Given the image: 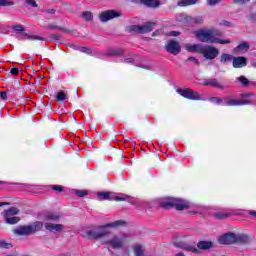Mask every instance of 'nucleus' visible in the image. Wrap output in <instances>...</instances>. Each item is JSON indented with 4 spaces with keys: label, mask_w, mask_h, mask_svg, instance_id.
I'll return each mask as SVG.
<instances>
[{
    "label": "nucleus",
    "mask_w": 256,
    "mask_h": 256,
    "mask_svg": "<svg viewBox=\"0 0 256 256\" xmlns=\"http://www.w3.org/2000/svg\"><path fill=\"white\" fill-rule=\"evenodd\" d=\"M193 33L200 43H219L220 45H228L231 43V40L229 39L223 40L217 38L221 37L223 34L215 28H202Z\"/></svg>",
    "instance_id": "f257e3e1"
},
{
    "label": "nucleus",
    "mask_w": 256,
    "mask_h": 256,
    "mask_svg": "<svg viewBox=\"0 0 256 256\" xmlns=\"http://www.w3.org/2000/svg\"><path fill=\"white\" fill-rule=\"evenodd\" d=\"M111 233V230L105 227L87 229L82 233V237L85 239H101V237H107Z\"/></svg>",
    "instance_id": "f03ea898"
},
{
    "label": "nucleus",
    "mask_w": 256,
    "mask_h": 256,
    "mask_svg": "<svg viewBox=\"0 0 256 256\" xmlns=\"http://www.w3.org/2000/svg\"><path fill=\"white\" fill-rule=\"evenodd\" d=\"M161 207H163L164 209H169V207H175L176 211H185V209H189L191 205L187 200L172 198L168 201L162 202Z\"/></svg>",
    "instance_id": "7ed1b4c3"
},
{
    "label": "nucleus",
    "mask_w": 256,
    "mask_h": 256,
    "mask_svg": "<svg viewBox=\"0 0 256 256\" xmlns=\"http://www.w3.org/2000/svg\"><path fill=\"white\" fill-rule=\"evenodd\" d=\"M157 26L155 22H146L143 25H132L129 27V31L132 33H151L153 29Z\"/></svg>",
    "instance_id": "20e7f679"
},
{
    "label": "nucleus",
    "mask_w": 256,
    "mask_h": 256,
    "mask_svg": "<svg viewBox=\"0 0 256 256\" xmlns=\"http://www.w3.org/2000/svg\"><path fill=\"white\" fill-rule=\"evenodd\" d=\"M121 17H123V12L120 10H105L99 15L101 23H107V21H111L112 19H119Z\"/></svg>",
    "instance_id": "39448f33"
},
{
    "label": "nucleus",
    "mask_w": 256,
    "mask_h": 256,
    "mask_svg": "<svg viewBox=\"0 0 256 256\" xmlns=\"http://www.w3.org/2000/svg\"><path fill=\"white\" fill-rule=\"evenodd\" d=\"M107 245H110L112 249H122V247H125L127 243H129V238L127 235H120V236H115L114 238L108 240Z\"/></svg>",
    "instance_id": "423d86ee"
},
{
    "label": "nucleus",
    "mask_w": 256,
    "mask_h": 256,
    "mask_svg": "<svg viewBox=\"0 0 256 256\" xmlns=\"http://www.w3.org/2000/svg\"><path fill=\"white\" fill-rule=\"evenodd\" d=\"M11 29H13L14 33H22V37H26V39H29V41H45V38L42 36L27 34L25 32V27L20 24L11 26Z\"/></svg>",
    "instance_id": "0eeeda50"
},
{
    "label": "nucleus",
    "mask_w": 256,
    "mask_h": 256,
    "mask_svg": "<svg viewBox=\"0 0 256 256\" xmlns=\"http://www.w3.org/2000/svg\"><path fill=\"white\" fill-rule=\"evenodd\" d=\"M205 59L213 61L219 55V49L211 46V45H203L202 46V53Z\"/></svg>",
    "instance_id": "6e6552de"
},
{
    "label": "nucleus",
    "mask_w": 256,
    "mask_h": 256,
    "mask_svg": "<svg viewBox=\"0 0 256 256\" xmlns=\"http://www.w3.org/2000/svg\"><path fill=\"white\" fill-rule=\"evenodd\" d=\"M165 49L171 55H179L181 53V44L175 40H168L165 44Z\"/></svg>",
    "instance_id": "1a4fd4ad"
},
{
    "label": "nucleus",
    "mask_w": 256,
    "mask_h": 256,
    "mask_svg": "<svg viewBox=\"0 0 256 256\" xmlns=\"http://www.w3.org/2000/svg\"><path fill=\"white\" fill-rule=\"evenodd\" d=\"M177 93H179V95H181L182 97H185V99H191L192 101H199V99H201L199 93L191 89H178Z\"/></svg>",
    "instance_id": "9d476101"
},
{
    "label": "nucleus",
    "mask_w": 256,
    "mask_h": 256,
    "mask_svg": "<svg viewBox=\"0 0 256 256\" xmlns=\"http://www.w3.org/2000/svg\"><path fill=\"white\" fill-rule=\"evenodd\" d=\"M14 235H18L19 237H27L29 235H33L32 228L30 225L27 226H18L13 229Z\"/></svg>",
    "instance_id": "9b49d317"
},
{
    "label": "nucleus",
    "mask_w": 256,
    "mask_h": 256,
    "mask_svg": "<svg viewBox=\"0 0 256 256\" xmlns=\"http://www.w3.org/2000/svg\"><path fill=\"white\" fill-rule=\"evenodd\" d=\"M182 21L188 25H203L205 18L203 16H183Z\"/></svg>",
    "instance_id": "f8f14e48"
},
{
    "label": "nucleus",
    "mask_w": 256,
    "mask_h": 256,
    "mask_svg": "<svg viewBox=\"0 0 256 256\" xmlns=\"http://www.w3.org/2000/svg\"><path fill=\"white\" fill-rule=\"evenodd\" d=\"M44 227L46 231H49L50 233H61V231L65 229V226L63 224H57L52 222L44 223Z\"/></svg>",
    "instance_id": "ddd939ff"
},
{
    "label": "nucleus",
    "mask_w": 256,
    "mask_h": 256,
    "mask_svg": "<svg viewBox=\"0 0 256 256\" xmlns=\"http://www.w3.org/2000/svg\"><path fill=\"white\" fill-rule=\"evenodd\" d=\"M221 245H233L236 241L235 233H227L219 237L218 239Z\"/></svg>",
    "instance_id": "4468645a"
},
{
    "label": "nucleus",
    "mask_w": 256,
    "mask_h": 256,
    "mask_svg": "<svg viewBox=\"0 0 256 256\" xmlns=\"http://www.w3.org/2000/svg\"><path fill=\"white\" fill-rule=\"evenodd\" d=\"M232 65L234 69H241L242 67H247V59L243 56L234 57L232 59Z\"/></svg>",
    "instance_id": "2eb2a0df"
},
{
    "label": "nucleus",
    "mask_w": 256,
    "mask_h": 256,
    "mask_svg": "<svg viewBox=\"0 0 256 256\" xmlns=\"http://www.w3.org/2000/svg\"><path fill=\"white\" fill-rule=\"evenodd\" d=\"M43 221L46 223H57L61 219V215L58 213H46L42 216Z\"/></svg>",
    "instance_id": "dca6fc26"
},
{
    "label": "nucleus",
    "mask_w": 256,
    "mask_h": 256,
    "mask_svg": "<svg viewBox=\"0 0 256 256\" xmlns=\"http://www.w3.org/2000/svg\"><path fill=\"white\" fill-rule=\"evenodd\" d=\"M139 3L149 7L150 9H159L161 7V0H138Z\"/></svg>",
    "instance_id": "f3484780"
},
{
    "label": "nucleus",
    "mask_w": 256,
    "mask_h": 256,
    "mask_svg": "<svg viewBox=\"0 0 256 256\" xmlns=\"http://www.w3.org/2000/svg\"><path fill=\"white\" fill-rule=\"evenodd\" d=\"M175 247H178V249H185V251H190L191 253H199V249L185 242L176 243Z\"/></svg>",
    "instance_id": "a211bd4d"
},
{
    "label": "nucleus",
    "mask_w": 256,
    "mask_h": 256,
    "mask_svg": "<svg viewBox=\"0 0 256 256\" xmlns=\"http://www.w3.org/2000/svg\"><path fill=\"white\" fill-rule=\"evenodd\" d=\"M186 51H189L190 53H202L203 51V44H186L185 46Z\"/></svg>",
    "instance_id": "6ab92c4d"
},
{
    "label": "nucleus",
    "mask_w": 256,
    "mask_h": 256,
    "mask_svg": "<svg viewBox=\"0 0 256 256\" xmlns=\"http://www.w3.org/2000/svg\"><path fill=\"white\" fill-rule=\"evenodd\" d=\"M226 105H229L230 107H235L239 105H251V101H245V100H235V99H227L225 101Z\"/></svg>",
    "instance_id": "aec40b11"
},
{
    "label": "nucleus",
    "mask_w": 256,
    "mask_h": 256,
    "mask_svg": "<svg viewBox=\"0 0 256 256\" xmlns=\"http://www.w3.org/2000/svg\"><path fill=\"white\" fill-rule=\"evenodd\" d=\"M197 249H200L201 251H209V249H213V242L199 241L197 243Z\"/></svg>",
    "instance_id": "412c9836"
},
{
    "label": "nucleus",
    "mask_w": 256,
    "mask_h": 256,
    "mask_svg": "<svg viewBox=\"0 0 256 256\" xmlns=\"http://www.w3.org/2000/svg\"><path fill=\"white\" fill-rule=\"evenodd\" d=\"M4 219L5 223H7L8 225H17V223L21 221L20 217L14 216L13 218H11V215L9 214H4Z\"/></svg>",
    "instance_id": "4be33fe9"
},
{
    "label": "nucleus",
    "mask_w": 256,
    "mask_h": 256,
    "mask_svg": "<svg viewBox=\"0 0 256 256\" xmlns=\"http://www.w3.org/2000/svg\"><path fill=\"white\" fill-rule=\"evenodd\" d=\"M251 241V237L247 234L236 235L235 243H249Z\"/></svg>",
    "instance_id": "5701e85b"
},
{
    "label": "nucleus",
    "mask_w": 256,
    "mask_h": 256,
    "mask_svg": "<svg viewBox=\"0 0 256 256\" xmlns=\"http://www.w3.org/2000/svg\"><path fill=\"white\" fill-rule=\"evenodd\" d=\"M43 225H45V224H43V222H41V221H36V222L33 223V225H30V227L32 229L31 230L32 235L34 233H37V231H41L43 229Z\"/></svg>",
    "instance_id": "b1692460"
},
{
    "label": "nucleus",
    "mask_w": 256,
    "mask_h": 256,
    "mask_svg": "<svg viewBox=\"0 0 256 256\" xmlns=\"http://www.w3.org/2000/svg\"><path fill=\"white\" fill-rule=\"evenodd\" d=\"M132 250L135 256H143V245L135 244L134 246H132Z\"/></svg>",
    "instance_id": "393cba45"
},
{
    "label": "nucleus",
    "mask_w": 256,
    "mask_h": 256,
    "mask_svg": "<svg viewBox=\"0 0 256 256\" xmlns=\"http://www.w3.org/2000/svg\"><path fill=\"white\" fill-rule=\"evenodd\" d=\"M199 0H181L177 3L178 7H189V5H195Z\"/></svg>",
    "instance_id": "a878e982"
},
{
    "label": "nucleus",
    "mask_w": 256,
    "mask_h": 256,
    "mask_svg": "<svg viewBox=\"0 0 256 256\" xmlns=\"http://www.w3.org/2000/svg\"><path fill=\"white\" fill-rule=\"evenodd\" d=\"M233 58L231 54H222L220 56V63H229V61H233Z\"/></svg>",
    "instance_id": "bb28decb"
},
{
    "label": "nucleus",
    "mask_w": 256,
    "mask_h": 256,
    "mask_svg": "<svg viewBox=\"0 0 256 256\" xmlns=\"http://www.w3.org/2000/svg\"><path fill=\"white\" fill-rule=\"evenodd\" d=\"M125 225H127V222H125L124 220H117L110 223L108 227H125Z\"/></svg>",
    "instance_id": "cd10ccee"
},
{
    "label": "nucleus",
    "mask_w": 256,
    "mask_h": 256,
    "mask_svg": "<svg viewBox=\"0 0 256 256\" xmlns=\"http://www.w3.org/2000/svg\"><path fill=\"white\" fill-rule=\"evenodd\" d=\"M55 99L58 103H61V101H65V99H67V94L63 91H60L56 95Z\"/></svg>",
    "instance_id": "c85d7f7f"
},
{
    "label": "nucleus",
    "mask_w": 256,
    "mask_h": 256,
    "mask_svg": "<svg viewBox=\"0 0 256 256\" xmlns=\"http://www.w3.org/2000/svg\"><path fill=\"white\" fill-rule=\"evenodd\" d=\"M4 215H19V209L15 207H11L8 210L4 211Z\"/></svg>",
    "instance_id": "c756f323"
},
{
    "label": "nucleus",
    "mask_w": 256,
    "mask_h": 256,
    "mask_svg": "<svg viewBox=\"0 0 256 256\" xmlns=\"http://www.w3.org/2000/svg\"><path fill=\"white\" fill-rule=\"evenodd\" d=\"M15 5V2L11 0H0V7H13Z\"/></svg>",
    "instance_id": "7c9ffc66"
},
{
    "label": "nucleus",
    "mask_w": 256,
    "mask_h": 256,
    "mask_svg": "<svg viewBox=\"0 0 256 256\" xmlns=\"http://www.w3.org/2000/svg\"><path fill=\"white\" fill-rule=\"evenodd\" d=\"M98 197L104 200H113V198H111V192H99Z\"/></svg>",
    "instance_id": "2f4dec72"
},
{
    "label": "nucleus",
    "mask_w": 256,
    "mask_h": 256,
    "mask_svg": "<svg viewBox=\"0 0 256 256\" xmlns=\"http://www.w3.org/2000/svg\"><path fill=\"white\" fill-rule=\"evenodd\" d=\"M249 47H251V45L247 42H242L240 43L236 49H240L241 51H249Z\"/></svg>",
    "instance_id": "473e14b6"
},
{
    "label": "nucleus",
    "mask_w": 256,
    "mask_h": 256,
    "mask_svg": "<svg viewBox=\"0 0 256 256\" xmlns=\"http://www.w3.org/2000/svg\"><path fill=\"white\" fill-rule=\"evenodd\" d=\"M82 17L85 19V21H93V13L89 11L83 12Z\"/></svg>",
    "instance_id": "72a5a7b5"
},
{
    "label": "nucleus",
    "mask_w": 256,
    "mask_h": 256,
    "mask_svg": "<svg viewBox=\"0 0 256 256\" xmlns=\"http://www.w3.org/2000/svg\"><path fill=\"white\" fill-rule=\"evenodd\" d=\"M206 85H211L212 87H217V89H223V85L219 84L217 80H210L206 83Z\"/></svg>",
    "instance_id": "f704fd0d"
},
{
    "label": "nucleus",
    "mask_w": 256,
    "mask_h": 256,
    "mask_svg": "<svg viewBox=\"0 0 256 256\" xmlns=\"http://www.w3.org/2000/svg\"><path fill=\"white\" fill-rule=\"evenodd\" d=\"M236 79L237 81L242 83L244 87H247L249 85V80L245 76H240V77H237Z\"/></svg>",
    "instance_id": "c9c22d12"
},
{
    "label": "nucleus",
    "mask_w": 256,
    "mask_h": 256,
    "mask_svg": "<svg viewBox=\"0 0 256 256\" xmlns=\"http://www.w3.org/2000/svg\"><path fill=\"white\" fill-rule=\"evenodd\" d=\"M223 0H206V3L209 7H215L216 5H219Z\"/></svg>",
    "instance_id": "e433bc0d"
},
{
    "label": "nucleus",
    "mask_w": 256,
    "mask_h": 256,
    "mask_svg": "<svg viewBox=\"0 0 256 256\" xmlns=\"http://www.w3.org/2000/svg\"><path fill=\"white\" fill-rule=\"evenodd\" d=\"M127 199H129V196L122 194L120 196H115L114 198H112V200L114 201H127Z\"/></svg>",
    "instance_id": "4c0bfd02"
},
{
    "label": "nucleus",
    "mask_w": 256,
    "mask_h": 256,
    "mask_svg": "<svg viewBox=\"0 0 256 256\" xmlns=\"http://www.w3.org/2000/svg\"><path fill=\"white\" fill-rule=\"evenodd\" d=\"M0 248L2 249H11V244L3 240H0Z\"/></svg>",
    "instance_id": "58836bf2"
},
{
    "label": "nucleus",
    "mask_w": 256,
    "mask_h": 256,
    "mask_svg": "<svg viewBox=\"0 0 256 256\" xmlns=\"http://www.w3.org/2000/svg\"><path fill=\"white\" fill-rule=\"evenodd\" d=\"M74 193L78 197H85V195H87V191H83V190H76Z\"/></svg>",
    "instance_id": "ea45409f"
},
{
    "label": "nucleus",
    "mask_w": 256,
    "mask_h": 256,
    "mask_svg": "<svg viewBox=\"0 0 256 256\" xmlns=\"http://www.w3.org/2000/svg\"><path fill=\"white\" fill-rule=\"evenodd\" d=\"M209 101H211L212 103H223V99H221L219 97L209 98Z\"/></svg>",
    "instance_id": "a19ab883"
},
{
    "label": "nucleus",
    "mask_w": 256,
    "mask_h": 256,
    "mask_svg": "<svg viewBox=\"0 0 256 256\" xmlns=\"http://www.w3.org/2000/svg\"><path fill=\"white\" fill-rule=\"evenodd\" d=\"M215 217L217 219H227V217H229V215L225 214V213H217V214H215Z\"/></svg>",
    "instance_id": "79ce46f5"
},
{
    "label": "nucleus",
    "mask_w": 256,
    "mask_h": 256,
    "mask_svg": "<svg viewBox=\"0 0 256 256\" xmlns=\"http://www.w3.org/2000/svg\"><path fill=\"white\" fill-rule=\"evenodd\" d=\"M249 1L251 0H234L233 3L238 5H245V3H249Z\"/></svg>",
    "instance_id": "37998d69"
},
{
    "label": "nucleus",
    "mask_w": 256,
    "mask_h": 256,
    "mask_svg": "<svg viewBox=\"0 0 256 256\" xmlns=\"http://www.w3.org/2000/svg\"><path fill=\"white\" fill-rule=\"evenodd\" d=\"M50 39H54V41H59L61 39V35L59 34H50Z\"/></svg>",
    "instance_id": "c03bdc74"
},
{
    "label": "nucleus",
    "mask_w": 256,
    "mask_h": 256,
    "mask_svg": "<svg viewBox=\"0 0 256 256\" xmlns=\"http://www.w3.org/2000/svg\"><path fill=\"white\" fill-rule=\"evenodd\" d=\"M187 61H190V63H193L194 65H199V60L195 57H189Z\"/></svg>",
    "instance_id": "a18cd8bd"
},
{
    "label": "nucleus",
    "mask_w": 256,
    "mask_h": 256,
    "mask_svg": "<svg viewBox=\"0 0 256 256\" xmlns=\"http://www.w3.org/2000/svg\"><path fill=\"white\" fill-rule=\"evenodd\" d=\"M76 49H80L82 53H91V49L87 47H76Z\"/></svg>",
    "instance_id": "49530a36"
},
{
    "label": "nucleus",
    "mask_w": 256,
    "mask_h": 256,
    "mask_svg": "<svg viewBox=\"0 0 256 256\" xmlns=\"http://www.w3.org/2000/svg\"><path fill=\"white\" fill-rule=\"evenodd\" d=\"M120 54H121V51H119V50H110V52H109V55H111L112 57H115Z\"/></svg>",
    "instance_id": "de8ad7c7"
},
{
    "label": "nucleus",
    "mask_w": 256,
    "mask_h": 256,
    "mask_svg": "<svg viewBox=\"0 0 256 256\" xmlns=\"http://www.w3.org/2000/svg\"><path fill=\"white\" fill-rule=\"evenodd\" d=\"M0 97L3 101H7V91L0 92Z\"/></svg>",
    "instance_id": "09e8293b"
},
{
    "label": "nucleus",
    "mask_w": 256,
    "mask_h": 256,
    "mask_svg": "<svg viewBox=\"0 0 256 256\" xmlns=\"http://www.w3.org/2000/svg\"><path fill=\"white\" fill-rule=\"evenodd\" d=\"M26 3L27 5H30V7H37V2H35V0H29Z\"/></svg>",
    "instance_id": "8fccbe9b"
},
{
    "label": "nucleus",
    "mask_w": 256,
    "mask_h": 256,
    "mask_svg": "<svg viewBox=\"0 0 256 256\" xmlns=\"http://www.w3.org/2000/svg\"><path fill=\"white\" fill-rule=\"evenodd\" d=\"M10 73H11L12 75H19V69H18V68H12V69L10 70Z\"/></svg>",
    "instance_id": "3c124183"
},
{
    "label": "nucleus",
    "mask_w": 256,
    "mask_h": 256,
    "mask_svg": "<svg viewBox=\"0 0 256 256\" xmlns=\"http://www.w3.org/2000/svg\"><path fill=\"white\" fill-rule=\"evenodd\" d=\"M52 189H54V191H59V193L63 192L62 186H52Z\"/></svg>",
    "instance_id": "603ef678"
},
{
    "label": "nucleus",
    "mask_w": 256,
    "mask_h": 256,
    "mask_svg": "<svg viewBox=\"0 0 256 256\" xmlns=\"http://www.w3.org/2000/svg\"><path fill=\"white\" fill-rule=\"evenodd\" d=\"M178 35H180V33L177 32V31H172V32L169 33L170 37H177Z\"/></svg>",
    "instance_id": "864d4df0"
},
{
    "label": "nucleus",
    "mask_w": 256,
    "mask_h": 256,
    "mask_svg": "<svg viewBox=\"0 0 256 256\" xmlns=\"http://www.w3.org/2000/svg\"><path fill=\"white\" fill-rule=\"evenodd\" d=\"M157 35H161V30H156L154 33H152V37H157Z\"/></svg>",
    "instance_id": "5fc2aeb1"
},
{
    "label": "nucleus",
    "mask_w": 256,
    "mask_h": 256,
    "mask_svg": "<svg viewBox=\"0 0 256 256\" xmlns=\"http://www.w3.org/2000/svg\"><path fill=\"white\" fill-rule=\"evenodd\" d=\"M58 29H60V31H64V33H71V30H68L62 27H58Z\"/></svg>",
    "instance_id": "6e6d98bb"
},
{
    "label": "nucleus",
    "mask_w": 256,
    "mask_h": 256,
    "mask_svg": "<svg viewBox=\"0 0 256 256\" xmlns=\"http://www.w3.org/2000/svg\"><path fill=\"white\" fill-rule=\"evenodd\" d=\"M46 12L51 13V15H55V9L46 10Z\"/></svg>",
    "instance_id": "4d7b16f0"
},
{
    "label": "nucleus",
    "mask_w": 256,
    "mask_h": 256,
    "mask_svg": "<svg viewBox=\"0 0 256 256\" xmlns=\"http://www.w3.org/2000/svg\"><path fill=\"white\" fill-rule=\"evenodd\" d=\"M125 63H133V58H127V59L125 60Z\"/></svg>",
    "instance_id": "13d9d810"
},
{
    "label": "nucleus",
    "mask_w": 256,
    "mask_h": 256,
    "mask_svg": "<svg viewBox=\"0 0 256 256\" xmlns=\"http://www.w3.org/2000/svg\"><path fill=\"white\" fill-rule=\"evenodd\" d=\"M5 205H9L7 202H0V207H5Z\"/></svg>",
    "instance_id": "bf43d9fd"
},
{
    "label": "nucleus",
    "mask_w": 256,
    "mask_h": 256,
    "mask_svg": "<svg viewBox=\"0 0 256 256\" xmlns=\"http://www.w3.org/2000/svg\"><path fill=\"white\" fill-rule=\"evenodd\" d=\"M250 215H252L253 217H256V211H251Z\"/></svg>",
    "instance_id": "052dcab7"
},
{
    "label": "nucleus",
    "mask_w": 256,
    "mask_h": 256,
    "mask_svg": "<svg viewBox=\"0 0 256 256\" xmlns=\"http://www.w3.org/2000/svg\"><path fill=\"white\" fill-rule=\"evenodd\" d=\"M242 96H243V97H251V94L246 93V94H243Z\"/></svg>",
    "instance_id": "680f3d73"
},
{
    "label": "nucleus",
    "mask_w": 256,
    "mask_h": 256,
    "mask_svg": "<svg viewBox=\"0 0 256 256\" xmlns=\"http://www.w3.org/2000/svg\"><path fill=\"white\" fill-rule=\"evenodd\" d=\"M224 25L229 26V25H231V23L227 22V21H224Z\"/></svg>",
    "instance_id": "e2e57ef3"
},
{
    "label": "nucleus",
    "mask_w": 256,
    "mask_h": 256,
    "mask_svg": "<svg viewBox=\"0 0 256 256\" xmlns=\"http://www.w3.org/2000/svg\"><path fill=\"white\" fill-rule=\"evenodd\" d=\"M252 67H254L256 69V61L252 62Z\"/></svg>",
    "instance_id": "0e129e2a"
},
{
    "label": "nucleus",
    "mask_w": 256,
    "mask_h": 256,
    "mask_svg": "<svg viewBox=\"0 0 256 256\" xmlns=\"http://www.w3.org/2000/svg\"><path fill=\"white\" fill-rule=\"evenodd\" d=\"M15 216H13V215H10V218H14Z\"/></svg>",
    "instance_id": "69168bd1"
},
{
    "label": "nucleus",
    "mask_w": 256,
    "mask_h": 256,
    "mask_svg": "<svg viewBox=\"0 0 256 256\" xmlns=\"http://www.w3.org/2000/svg\"><path fill=\"white\" fill-rule=\"evenodd\" d=\"M190 213L195 214L196 212H190Z\"/></svg>",
    "instance_id": "338daca9"
},
{
    "label": "nucleus",
    "mask_w": 256,
    "mask_h": 256,
    "mask_svg": "<svg viewBox=\"0 0 256 256\" xmlns=\"http://www.w3.org/2000/svg\"><path fill=\"white\" fill-rule=\"evenodd\" d=\"M29 2V0H26V3Z\"/></svg>",
    "instance_id": "774afa93"
}]
</instances>
